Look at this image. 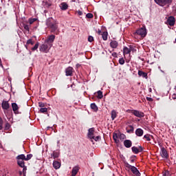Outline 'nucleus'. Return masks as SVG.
Listing matches in <instances>:
<instances>
[{
	"instance_id": "f257e3e1",
	"label": "nucleus",
	"mask_w": 176,
	"mask_h": 176,
	"mask_svg": "<svg viewBox=\"0 0 176 176\" xmlns=\"http://www.w3.org/2000/svg\"><path fill=\"white\" fill-rule=\"evenodd\" d=\"M58 23L57 21L52 17H50L46 20V25L48 27V28H51L52 32H54V31H57V30H58Z\"/></svg>"
},
{
	"instance_id": "f03ea898",
	"label": "nucleus",
	"mask_w": 176,
	"mask_h": 176,
	"mask_svg": "<svg viewBox=\"0 0 176 176\" xmlns=\"http://www.w3.org/2000/svg\"><path fill=\"white\" fill-rule=\"evenodd\" d=\"M96 134H97V132H96V131H94V128H90L88 130V133H87V136L88 138H89L91 141V142H93V140H94V141H99L100 140V135H96Z\"/></svg>"
},
{
	"instance_id": "7ed1b4c3",
	"label": "nucleus",
	"mask_w": 176,
	"mask_h": 176,
	"mask_svg": "<svg viewBox=\"0 0 176 176\" xmlns=\"http://www.w3.org/2000/svg\"><path fill=\"white\" fill-rule=\"evenodd\" d=\"M126 167L127 168H130L131 171L133 173V174H134L136 176H140L141 173H140V171L138 170V169H137V168H135V166H131L130 165L129 163L126 164Z\"/></svg>"
},
{
	"instance_id": "20e7f679",
	"label": "nucleus",
	"mask_w": 176,
	"mask_h": 176,
	"mask_svg": "<svg viewBox=\"0 0 176 176\" xmlns=\"http://www.w3.org/2000/svg\"><path fill=\"white\" fill-rule=\"evenodd\" d=\"M154 1L157 5H159V6H166V5L173 3V0H154Z\"/></svg>"
},
{
	"instance_id": "39448f33",
	"label": "nucleus",
	"mask_w": 176,
	"mask_h": 176,
	"mask_svg": "<svg viewBox=\"0 0 176 176\" xmlns=\"http://www.w3.org/2000/svg\"><path fill=\"white\" fill-rule=\"evenodd\" d=\"M17 164L19 166V167L23 168V175H25V173L27 171V166H25L24 160H17Z\"/></svg>"
},
{
	"instance_id": "423d86ee",
	"label": "nucleus",
	"mask_w": 176,
	"mask_h": 176,
	"mask_svg": "<svg viewBox=\"0 0 176 176\" xmlns=\"http://www.w3.org/2000/svg\"><path fill=\"white\" fill-rule=\"evenodd\" d=\"M54 39H56V36L54 35H50L49 36V37L47 38V39L45 40V43H48L50 47H52L53 46V42H54Z\"/></svg>"
},
{
	"instance_id": "0eeeda50",
	"label": "nucleus",
	"mask_w": 176,
	"mask_h": 176,
	"mask_svg": "<svg viewBox=\"0 0 176 176\" xmlns=\"http://www.w3.org/2000/svg\"><path fill=\"white\" fill-rule=\"evenodd\" d=\"M136 33L138 35H141L144 38L146 36V28H145V26H143L142 28L138 30Z\"/></svg>"
},
{
	"instance_id": "6e6552de",
	"label": "nucleus",
	"mask_w": 176,
	"mask_h": 176,
	"mask_svg": "<svg viewBox=\"0 0 176 176\" xmlns=\"http://www.w3.org/2000/svg\"><path fill=\"white\" fill-rule=\"evenodd\" d=\"M1 108L3 111H8L9 108H10V104H9V101L3 100L1 103Z\"/></svg>"
},
{
	"instance_id": "1a4fd4ad",
	"label": "nucleus",
	"mask_w": 176,
	"mask_h": 176,
	"mask_svg": "<svg viewBox=\"0 0 176 176\" xmlns=\"http://www.w3.org/2000/svg\"><path fill=\"white\" fill-rule=\"evenodd\" d=\"M131 113H133V115H135L136 118H144V113L138 110H132Z\"/></svg>"
},
{
	"instance_id": "9d476101",
	"label": "nucleus",
	"mask_w": 176,
	"mask_h": 176,
	"mask_svg": "<svg viewBox=\"0 0 176 176\" xmlns=\"http://www.w3.org/2000/svg\"><path fill=\"white\" fill-rule=\"evenodd\" d=\"M167 23L173 27L175 24V18L173 16H169L167 19Z\"/></svg>"
},
{
	"instance_id": "9b49d317",
	"label": "nucleus",
	"mask_w": 176,
	"mask_h": 176,
	"mask_svg": "<svg viewBox=\"0 0 176 176\" xmlns=\"http://www.w3.org/2000/svg\"><path fill=\"white\" fill-rule=\"evenodd\" d=\"M40 52H43L44 53H47L49 52V46L47 44H42L40 46Z\"/></svg>"
},
{
	"instance_id": "f8f14e48",
	"label": "nucleus",
	"mask_w": 176,
	"mask_h": 176,
	"mask_svg": "<svg viewBox=\"0 0 176 176\" xmlns=\"http://www.w3.org/2000/svg\"><path fill=\"white\" fill-rule=\"evenodd\" d=\"M74 72V68L69 67L65 69L66 76H72V73Z\"/></svg>"
},
{
	"instance_id": "ddd939ff",
	"label": "nucleus",
	"mask_w": 176,
	"mask_h": 176,
	"mask_svg": "<svg viewBox=\"0 0 176 176\" xmlns=\"http://www.w3.org/2000/svg\"><path fill=\"white\" fill-rule=\"evenodd\" d=\"M12 108L14 113H19V105H17V103H12Z\"/></svg>"
},
{
	"instance_id": "4468645a",
	"label": "nucleus",
	"mask_w": 176,
	"mask_h": 176,
	"mask_svg": "<svg viewBox=\"0 0 176 176\" xmlns=\"http://www.w3.org/2000/svg\"><path fill=\"white\" fill-rule=\"evenodd\" d=\"M161 156L164 159H167L168 154H167V150H166V148H161Z\"/></svg>"
},
{
	"instance_id": "2eb2a0df",
	"label": "nucleus",
	"mask_w": 176,
	"mask_h": 176,
	"mask_svg": "<svg viewBox=\"0 0 176 176\" xmlns=\"http://www.w3.org/2000/svg\"><path fill=\"white\" fill-rule=\"evenodd\" d=\"M78 171H79V166H74L72 168L71 176H76V174H78Z\"/></svg>"
},
{
	"instance_id": "dca6fc26",
	"label": "nucleus",
	"mask_w": 176,
	"mask_h": 176,
	"mask_svg": "<svg viewBox=\"0 0 176 176\" xmlns=\"http://www.w3.org/2000/svg\"><path fill=\"white\" fill-rule=\"evenodd\" d=\"M135 134L138 137H142L144 135V130L139 128L136 129Z\"/></svg>"
},
{
	"instance_id": "f3484780",
	"label": "nucleus",
	"mask_w": 176,
	"mask_h": 176,
	"mask_svg": "<svg viewBox=\"0 0 176 176\" xmlns=\"http://www.w3.org/2000/svg\"><path fill=\"white\" fill-rule=\"evenodd\" d=\"M113 138L116 144H119V142H120L119 133H114L113 135Z\"/></svg>"
},
{
	"instance_id": "a211bd4d",
	"label": "nucleus",
	"mask_w": 176,
	"mask_h": 176,
	"mask_svg": "<svg viewBox=\"0 0 176 176\" xmlns=\"http://www.w3.org/2000/svg\"><path fill=\"white\" fill-rule=\"evenodd\" d=\"M118 41H111L110 43V46L111 47H112V49H116V47H118Z\"/></svg>"
},
{
	"instance_id": "6ab92c4d",
	"label": "nucleus",
	"mask_w": 176,
	"mask_h": 176,
	"mask_svg": "<svg viewBox=\"0 0 176 176\" xmlns=\"http://www.w3.org/2000/svg\"><path fill=\"white\" fill-rule=\"evenodd\" d=\"M132 144L131 140H126L124 141V145L126 148H131Z\"/></svg>"
},
{
	"instance_id": "aec40b11",
	"label": "nucleus",
	"mask_w": 176,
	"mask_h": 176,
	"mask_svg": "<svg viewBox=\"0 0 176 176\" xmlns=\"http://www.w3.org/2000/svg\"><path fill=\"white\" fill-rule=\"evenodd\" d=\"M53 166L56 170H58V168L61 167V164L58 161H54Z\"/></svg>"
},
{
	"instance_id": "412c9836",
	"label": "nucleus",
	"mask_w": 176,
	"mask_h": 176,
	"mask_svg": "<svg viewBox=\"0 0 176 176\" xmlns=\"http://www.w3.org/2000/svg\"><path fill=\"white\" fill-rule=\"evenodd\" d=\"M138 75L139 76H142V78H145L146 79H148V74H146V72L139 70Z\"/></svg>"
},
{
	"instance_id": "4be33fe9",
	"label": "nucleus",
	"mask_w": 176,
	"mask_h": 176,
	"mask_svg": "<svg viewBox=\"0 0 176 176\" xmlns=\"http://www.w3.org/2000/svg\"><path fill=\"white\" fill-rule=\"evenodd\" d=\"M61 10H67L68 9V4L67 3H62L60 5Z\"/></svg>"
},
{
	"instance_id": "5701e85b",
	"label": "nucleus",
	"mask_w": 176,
	"mask_h": 176,
	"mask_svg": "<svg viewBox=\"0 0 176 176\" xmlns=\"http://www.w3.org/2000/svg\"><path fill=\"white\" fill-rule=\"evenodd\" d=\"M131 52V50L127 47H124L123 49L124 54H129Z\"/></svg>"
},
{
	"instance_id": "b1692460",
	"label": "nucleus",
	"mask_w": 176,
	"mask_h": 176,
	"mask_svg": "<svg viewBox=\"0 0 176 176\" xmlns=\"http://www.w3.org/2000/svg\"><path fill=\"white\" fill-rule=\"evenodd\" d=\"M116 116H118V113H116V111L112 110L111 111V119H112V120H115V119H116Z\"/></svg>"
},
{
	"instance_id": "393cba45",
	"label": "nucleus",
	"mask_w": 176,
	"mask_h": 176,
	"mask_svg": "<svg viewBox=\"0 0 176 176\" xmlns=\"http://www.w3.org/2000/svg\"><path fill=\"white\" fill-rule=\"evenodd\" d=\"M91 108L94 111V112H97L98 111V107L96 104V103H91Z\"/></svg>"
},
{
	"instance_id": "a878e982",
	"label": "nucleus",
	"mask_w": 176,
	"mask_h": 176,
	"mask_svg": "<svg viewBox=\"0 0 176 176\" xmlns=\"http://www.w3.org/2000/svg\"><path fill=\"white\" fill-rule=\"evenodd\" d=\"M102 38L103 41H107L108 39V32H104L102 34Z\"/></svg>"
},
{
	"instance_id": "bb28decb",
	"label": "nucleus",
	"mask_w": 176,
	"mask_h": 176,
	"mask_svg": "<svg viewBox=\"0 0 176 176\" xmlns=\"http://www.w3.org/2000/svg\"><path fill=\"white\" fill-rule=\"evenodd\" d=\"M60 156V153L58 152H53L52 154H51V157H53V159H57Z\"/></svg>"
},
{
	"instance_id": "cd10ccee",
	"label": "nucleus",
	"mask_w": 176,
	"mask_h": 176,
	"mask_svg": "<svg viewBox=\"0 0 176 176\" xmlns=\"http://www.w3.org/2000/svg\"><path fill=\"white\" fill-rule=\"evenodd\" d=\"M17 160H25V155L24 154L19 155L16 157Z\"/></svg>"
},
{
	"instance_id": "c85d7f7f",
	"label": "nucleus",
	"mask_w": 176,
	"mask_h": 176,
	"mask_svg": "<svg viewBox=\"0 0 176 176\" xmlns=\"http://www.w3.org/2000/svg\"><path fill=\"white\" fill-rule=\"evenodd\" d=\"M23 27L24 28V30H25L26 31H28V32H30V25H28L27 23H23Z\"/></svg>"
},
{
	"instance_id": "c756f323",
	"label": "nucleus",
	"mask_w": 176,
	"mask_h": 176,
	"mask_svg": "<svg viewBox=\"0 0 176 176\" xmlns=\"http://www.w3.org/2000/svg\"><path fill=\"white\" fill-rule=\"evenodd\" d=\"M36 18H30L28 19V23L30 24V25H31V24H32L33 23H35V21H36Z\"/></svg>"
},
{
	"instance_id": "7c9ffc66",
	"label": "nucleus",
	"mask_w": 176,
	"mask_h": 176,
	"mask_svg": "<svg viewBox=\"0 0 176 176\" xmlns=\"http://www.w3.org/2000/svg\"><path fill=\"white\" fill-rule=\"evenodd\" d=\"M132 151L133 152V153H138L140 152V149H138V148L135 147V146H133L131 148Z\"/></svg>"
},
{
	"instance_id": "2f4dec72",
	"label": "nucleus",
	"mask_w": 176,
	"mask_h": 176,
	"mask_svg": "<svg viewBox=\"0 0 176 176\" xmlns=\"http://www.w3.org/2000/svg\"><path fill=\"white\" fill-rule=\"evenodd\" d=\"M39 47V43H36L35 45L32 48V52H35Z\"/></svg>"
},
{
	"instance_id": "473e14b6",
	"label": "nucleus",
	"mask_w": 176,
	"mask_h": 176,
	"mask_svg": "<svg viewBox=\"0 0 176 176\" xmlns=\"http://www.w3.org/2000/svg\"><path fill=\"white\" fill-rule=\"evenodd\" d=\"M40 112L41 113H45L47 112V108H46V107L41 108L40 109Z\"/></svg>"
},
{
	"instance_id": "72a5a7b5",
	"label": "nucleus",
	"mask_w": 176,
	"mask_h": 176,
	"mask_svg": "<svg viewBox=\"0 0 176 176\" xmlns=\"http://www.w3.org/2000/svg\"><path fill=\"white\" fill-rule=\"evenodd\" d=\"M118 138H120V140H124V138L126 137L124 134L118 133Z\"/></svg>"
},
{
	"instance_id": "f704fd0d",
	"label": "nucleus",
	"mask_w": 176,
	"mask_h": 176,
	"mask_svg": "<svg viewBox=\"0 0 176 176\" xmlns=\"http://www.w3.org/2000/svg\"><path fill=\"white\" fill-rule=\"evenodd\" d=\"M103 96H102V91H98V98H102Z\"/></svg>"
},
{
	"instance_id": "c9c22d12",
	"label": "nucleus",
	"mask_w": 176,
	"mask_h": 176,
	"mask_svg": "<svg viewBox=\"0 0 176 176\" xmlns=\"http://www.w3.org/2000/svg\"><path fill=\"white\" fill-rule=\"evenodd\" d=\"M32 157V154H28L27 155V157H25V160L28 161L30 160V159Z\"/></svg>"
},
{
	"instance_id": "e433bc0d",
	"label": "nucleus",
	"mask_w": 176,
	"mask_h": 176,
	"mask_svg": "<svg viewBox=\"0 0 176 176\" xmlns=\"http://www.w3.org/2000/svg\"><path fill=\"white\" fill-rule=\"evenodd\" d=\"M3 121L2 120V118H0V130H2L3 129Z\"/></svg>"
},
{
	"instance_id": "4c0bfd02",
	"label": "nucleus",
	"mask_w": 176,
	"mask_h": 176,
	"mask_svg": "<svg viewBox=\"0 0 176 176\" xmlns=\"http://www.w3.org/2000/svg\"><path fill=\"white\" fill-rule=\"evenodd\" d=\"M10 129V124L9 122H6L5 129L9 130Z\"/></svg>"
},
{
	"instance_id": "58836bf2",
	"label": "nucleus",
	"mask_w": 176,
	"mask_h": 176,
	"mask_svg": "<svg viewBox=\"0 0 176 176\" xmlns=\"http://www.w3.org/2000/svg\"><path fill=\"white\" fill-rule=\"evenodd\" d=\"M86 17H87V19H93L94 16H93V14L88 13L86 14Z\"/></svg>"
},
{
	"instance_id": "ea45409f",
	"label": "nucleus",
	"mask_w": 176,
	"mask_h": 176,
	"mask_svg": "<svg viewBox=\"0 0 176 176\" xmlns=\"http://www.w3.org/2000/svg\"><path fill=\"white\" fill-rule=\"evenodd\" d=\"M119 63L121 65H123V64H124V59H123V58H121L119 59Z\"/></svg>"
},
{
	"instance_id": "a19ab883",
	"label": "nucleus",
	"mask_w": 176,
	"mask_h": 176,
	"mask_svg": "<svg viewBox=\"0 0 176 176\" xmlns=\"http://www.w3.org/2000/svg\"><path fill=\"white\" fill-rule=\"evenodd\" d=\"M28 45H34V41H32V39H29L27 41Z\"/></svg>"
},
{
	"instance_id": "79ce46f5",
	"label": "nucleus",
	"mask_w": 176,
	"mask_h": 176,
	"mask_svg": "<svg viewBox=\"0 0 176 176\" xmlns=\"http://www.w3.org/2000/svg\"><path fill=\"white\" fill-rule=\"evenodd\" d=\"M38 107L40 108H43V107H45V103L42 102H38Z\"/></svg>"
},
{
	"instance_id": "37998d69",
	"label": "nucleus",
	"mask_w": 176,
	"mask_h": 176,
	"mask_svg": "<svg viewBox=\"0 0 176 176\" xmlns=\"http://www.w3.org/2000/svg\"><path fill=\"white\" fill-rule=\"evenodd\" d=\"M144 138H145L147 141H151V137H149V135H145Z\"/></svg>"
},
{
	"instance_id": "c03bdc74",
	"label": "nucleus",
	"mask_w": 176,
	"mask_h": 176,
	"mask_svg": "<svg viewBox=\"0 0 176 176\" xmlns=\"http://www.w3.org/2000/svg\"><path fill=\"white\" fill-rule=\"evenodd\" d=\"M88 41H89V42H93V41H94V37H93V36H89L88 37Z\"/></svg>"
},
{
	"instance_id": "a18cd8bd",
	"label": "nucleus",
	"mask_w": 176,
	"mask_h": 176,
	"mask_svg": "<svg viewBox=\"0 0 176 176\" xmlns=\"http://www.w3.org/2000/svg\"><path fill=\"white\" fill-rule=\"evenodd\" d=\"M19 175H20V176H25V175H24V172H23V171H19Z\"/></svg>"
},
{
	"instance_id": "49530a36",
	"label": "nucleus",
	"mask_w": 176,
	"mask_h": 176,
	"mask_svg": "<svg viewBox=\"0 0 176 176\" xmlns=\"http://www.w3.org/2000/svg\"><path fill=\"white\" fill-rule=\"evenodd\" d=\"M164 176H170V172H168V171L165 172V174L164 175Z\"/></svg>"
},
{
	"instance_id": "de8ad7c7",
	"label": "nucleus",
	"mask_w": 176,
	"mask_h": 176,
	"mask_svg": "<svg viewBox=\"0 0 176 176\" xmlns=\"http://www.w3.org/2000/svg\"><path fill=\"white\" fill-rule=\"evenodd\" d=\"M147 101H153V99L152 98L146 97Z\"/></svg>"
},
{
	"instance_id": "09e8293b",
	"label": "nucleus",
	"mask_w": 176,
	"mask_h": 176,
	"mask_svg": "<svg viewBox=\"0 0 176 176\" xmlns=\"http://www.w3.org/2000/svg\"><path fill=\"white\" fill-rule=\"evenodd\" d=\"M78 16H82V14H83V12H82V11H78Z\"/></svg>"
},
{
	"instance_id": "8fccbe9b",
	"label": "nucleus",
	"mask_w": 176,
	"mask_h": 176,
	"mask_svg": "<svg viewBox=\"0 0 176 176\" xmlns=\"http://www.w3.org/2000/svg\"><path fill=\"white\" fill-rule=\"evenodd\" d=\"M129 50H131V52H135V50L133 47H130Z\"/></svg>"
},
{
	"instance_id": "3c124183",
	"label": "nucleus",
	"mask_w": 176,
	"mask_h": 176,
	"mask_svg": "<svg viewBox=\"0 0 176 176\" xmlns=\"http://www.w3.org/2000/svg\"><path fill=\"white\" fill-rule=\"evenodd\" d=\"M139 148H139L140 152H142V151H144V148H142V146H140Z\"/></svg>"
},
{
	"instance_id": "603ef678",
	"label": "nucleus",
	"mask_w": 176,
	"mask_h": 176,
	"mask_svg": "<svg viewBox=\"0 0 176 176\" xmlns=\"http://www.w3.org/2000/svg\"><path fill=\"white\" fill-rule=\"evenodd\" d=\"M98 35H101L102 32H101V30H98Z\"/></svg>"
},
{
	"instance_id": "864d4df0",
	"label": "nucleus",
	"mask_w": 176,
	"mask_h": 176,
	"mask_svg": "<svg viewBox=\"0 0 176 176\" xmlns=\"http://www.w3.org/2000/svg\"><path fill=\"white\" fill-rule=\"evenodd\" d=\"M130 131H134V127H133V126H131Z\"/></svg>"
},
{
	"instance_id": "5fc2aeb1",
	"label": "nucleus",
	"mask_w": 176,
	"mask_h": 176,
	"mask_svg": "<svg viewBox=\"0 0 176 176\" xmlns=\"http://www.w3.org/2000/svg\"><path fill=\"white\" fill-rule=\"evenodd\" d=\"M112 56H113V57H116V53L112 54Z\"/></svg>"
},
{
	"instance_id": "6e6d98bb",
	"label": "nucleus",
	"mask_w": 176,
	"mask_h": 176,
	"mask_svg": "<svg viewBox=\"0 0 176 176\" xmlns=\"http://www.w3.org/2000/svg\"><path fill=\"white\" fill-rule=\"evenodd\" d=\"M0 65L2 67V60H1V58H0Z\"/></svg>"
},
{
	"instance_id": "4d7b16f0",
	"label": "nucleus",
	"mask_w": 176,
	"mask_h": 176,
	"mask_svg": "<svg viewBox=\"0 0 176 176\" xmlns=\"http://www.w3.org/2000/svg\"><path fill=\"white\" fill-rule=\"evenodd\" d=\"M76 67H77V68H78V67H80V64H77V65H76Z\"/></svg>"
},
{
	"instance_id": "13d9d810",
	"label": "nucleus",
	"mask_w": 176,
	"mask_h": 176,
	"mask_svg": "<svg viewBox=\"0 0 176 176\" xmlns=\"http://www.w3.org/2000/svg\"><path fill=\"white\" fill-rule=\"evenodd\" d=\"M57 144H60V140H58V141H57Z\"/></svg>"
},
{
	"instance_id": "bf43d9fd",
	"label": "nucleus",
	"mask_w": 176,
	"mask_h": 176,
	"mask_svg": "<svg viewBox=\"0 0 176 176\" xmlns=\"http://www.w3.org/2000/svg\"><path fill=\"white\" fill-rule=\"evenodd\" d=\"M131 163H133V162H134V160H131Z\"/></svg>"
},
{
	"instance_id": "052dcab7",
	"label": "nucleus",
	"mask_w": 176,
	"mask_h": 176,
	"mask_svg": "<svg viewBox=\"0 0 176 176\" xmlns=\"http://www.w3.org/2000/svg\"><path fill=\"white\" fill-rule=\"evenodd\" d=\"M51 6V4H50V3H48L47 6Z\"/></svg>"
},
{
	"instance_id": "680f3d73",
	"label": "nucleus",
	"mask_w": 176,
	"mask_h": 176,
	"mask_svg": "<svg viewBox=\"0 0 176 176\" xmlns=\"http://www.w3.org/2000/svg\"><path fill=\"white\" fill-rule=\"evenodd\" d=\"M25 48H26V49H28V47H27V45H25Z\"/></svg>"
},
{
	"instance_id": "e2e57ef3",
	"label": "nucleus",
	"mask_w": 176,
	"mask_h": 176,
	"mask_svg": "<svg viewBox=\"0 0 176 176\" xmlns=\"http://www.w3.org/2000/svg\"><path fill=\"white\" fill-rule=\"evenodd\" d=\"M47 129H50V126H47Z\"/></svg>"
}]
</instances>
